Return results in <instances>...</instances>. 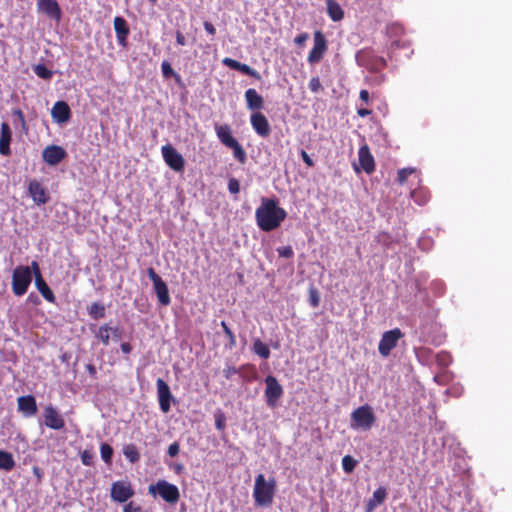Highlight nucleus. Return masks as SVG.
Instances as JSON below:
<instances>
[{
  "label": "nucleus",
  "mask_w": 512,
  "mask_h": 512,
  "mask_svg": "<svg viewBox=\"0 0 512 512\" xmlns=\"http://www.w3.org/2000/svg\"><path fill=\"white\" fill-rule=\"evenodd\" d=\"M255 216L259 225H276L285 220L287 213L279 206V201L276 198L263 197L260 206L256 209Z\"/></svg>",
  "instance_id": "f257e3e1"
},
{
  "label": "nucleus",
  "mask_w": 512,
  "mask_h": 512,
  "mask_svg": "<svg viewBox=\"0 0 512 512\" xmlns=\"http://www.w3.org/2000/svg\"><path fill=\"white\" fill-rule=\"evenodd\" d=\"M277 481L275 477L266 480L263 474H258L253 487V498L257 506L268 507L273 503Z\"/></svg>",
  "instance_id": "f03ea898"
},
{
  "label": "nucleus",
  "mask_w": 512,
  "mask_h": 512,
  "mask_svg": "<svg viewBox=\"0 0 512 512\" xmlns=\"http://www.w3.org/2000/svg\"><path fill=\"white\" fill-rule=\"evenodd\" d=\"M375 421L376 417L372 407L365 404L352 411L350 426L355 430L368 431L372 428Z\"/></svg>",
  "instance_id": "7ed1b4c3"
},
{
  "label": "nucleus",
  "mask_w": 512,
  "mask_h": 512,
  "mask_svg": "<svg viewBox=\"0 0 512 512\" xmlns=\"http://www.w3.org/2000/svg\"><path fill=\"white\" fill-rule=\"evenodd\" d=\"M32 281V273L29 266H17L12 274V292L16 296H23Z\"/></svg>",
  "instance_id": "20e7f679"
},
{
  "label": "nucleus",
  "mask_w": 512,
  "mask_h": 512,
  "mask_svg": "<svg viewBox=\"0 0 512 512\" xmlns=\"http://www.w3.org/2000/svg\"><path fill=\"white\" fill-rule=\"evenodd\" d=\"M357 63L366 69L377 72L387 66L386 60L376 55L371 48H364L356 53Z\"/></svg>",
  "instance_id": "39448f33"
},
{
  "label": "nucleus",
  "mask_w": 512,
  "mask_h": 512,
  "mask_svg": "<svg viewBox=\"0 0 512 512\" xmlns=\"http://www.w3.org/2000/svg\"><path fill=\"white\" fill-rule=\"evenodd\" d=\"M150 494H159L160 497L168 503L175 504L179 501L180 493L178 487L165 480H159L156 484L148 488Z\"/></svg>",
  "instance_id": "423d86ee"
},
{
  "label": "nucleus",
  "mask_w": 512,
  "mask_h": 512,
  "mask_svg": "<svg viewBox=\"0 0 512 512\" xmlns=\"http://www.w3.org/2000/svg\"><path fill=\"white\" fill-rule=\"evenodd\" d=\"M403 336L404 334L399 328H394L384 332L378 345V351L380 355L383 357L389 356L391 350L397 346L399 339H401Z\"/></svg>",
  "instance_id": "0eeeda50"
},
{
  "label": "nucleus",
  "mask_w": 512,
  "mask_h": 512,
  "mask_svg": "<svg viewBox=\"0 0 512 512\" xmlns=\"http://www.w3.org/2000/svg\"><path fill=\"white\" fill-rule=\"evenodd\" d=\"M313 42V48L311 49L307 57V61L310 64H316L320 62L328 49L326 37L320 30H316L314 32Z\"/></svg>",
  "instance_id": "6e6552de"
},
{
  "label": "nucleus",
  "mask_w": 512,
  "mask_h": 512,
  "mask_svg": "<svg viewBox=\"0 0 512 512\" xmlns=\"http://www.w3.org/2000/svg\"><path fill=\"white\" fill-rule=\"evenodd\" d=\"M147 274L150 280L153 282L154 290L159 303L162 306H168L171 303V298L166 283L162 280V278L156 273V271L152 267L147 269Z\"/></svg>",
  "instance_id": "1a4fd4ad"
},
{
  "label": "nucleus",
  "mask_w": 512,
  "mask_h": 512,
  "mask_svg": "<svg viewBox=\"0 0 512 512\" xmlns=\"http://www.w3.org/2000/svg\"><path fill=\"white\" fill-rule=\"evenodd\" d=\"M162 156L166 164L176 172H181L185 168L183 156L170 144L161 148Z\"/></svg>",
  "instance_id": "9d476101"
},
{
  "label": "nucleus",
  "mask_w": 512,
  "mask_h": 512,
  "mask_svg": "<svg viewBox=\"0 0 512 512\" xmlns=\"http://www.w3.org/2000/svg\"><path fill=\"white\" fill-rule=\"evenodd\" d=\"M266 383V389H265V397H266V403L270 407H274L277 403V401L281 398L283 395V388L279 384L276 377L272 375H268L265 378Z\"/></svg>",
  "instance_id": "9b49d317"
},
{
  "label": "nucleus",
  "mask_w": 512,
  "mask_h": 512,
  "mask_svg": "<svg viewBox=\"0 0 512 512\" xmlns=\"http://www.w3.org/2000/svg\"><path fill=\"white\" fill-rule=\"evenodd\" d=\"M156 386L160 410L163 413H168L171 409V401L173 400L170 387L162 378L157 379Z\"/></svg>",
  "instance_id": "f8f14e48"
},
{
  "label": "nucleus",
  "mask_w": 512,
  "mask_h": 512,
  "mask_svg": "<svg viewBox=\"0 0 512 512\" xmlns=\"http://www.w3.org/2000/svg\"><path fill=\"white\" fill-rule=\"evenodd\" d=\"M44 424L48 428L61 430L65 427V420L58 410L52 405H48L43 411Z\"/></svg>",
  "instance_id": "ddd939ff"
},
{
  "label": "nucleus",
  "mask_w": 512,
  "mask_h": 512,
  "mask_svg": "<svg viewBox=\"0 0 512 512\" xmlns=\"http://www.w3.org/2000/svg\"><path fill=\"white\" fill-rule=\"evenodd\" d=\"M250 123L258 136L267 138L270 135L271 127L269 121L267 117L260 111L251 114Z\"/></svg>",
  "instance_id": "4468645a"
},
{
  "label": "nucleus",
  "mask_w": 512,
  "mask_h": 512,
  "mask_svg": "<svg viewBox=\"0 0 512 512\" xmlns=\"http://www.w3.org/2000/svg\"><path fill=\"white\" fill-rule=\"evenodd\" d=\"M66 156L67 152L65 149L58 145H49L42 152L43 161L50 166L58 165Z\"/></svg>",
  "instance_id": "2eb2a0df"
},
{
  "label": "nucleus",
  "mask_w": 512,
  "mask_h": 512,
  "mask_svg": "<svg viewBox=\"0 0 512 512\" xmlns=\"http://www.w3.org/2000/svg\"><path fill=\"white\" fill-rule=\"evenodd\" d=\"M134 495V490L129 483L114 482L111 486V498L119 503H124Z\"/></svg>",
  "instance_id": "dca6fc26"
},
{
  "label": "nucleus",
  "mask_w": 512,
  "mask_h": 512,
  "mask_svg": "<svg viewBox=\"0 0 512 512\" xmlns=\"http://www.w3.org/2000/svg\"><path fill=\"white\" fill-rule=\"evenodd\" d=\"M37 7L52 19L56 21L61 19V8L56 0H37Z\"/></svg>",
  "instance_id": "f3484780"
},
{
  "label": "nucleus",
  "mask_w": 512,
  "mask_h": 512,
  "mask_svg": "<svg viewBox=\"0 0 512 512\" xmlns=\"http://www.w3.org/2000/svg\"><path fill=\"white\" fill-rule=\"evenodd\" d=\"M359 164L361 168L367 173L371 174L375 170L374 157L370 152L367 144L362 145L358 151Z\"/></svg>",
  "instance_id": "a211bd4d"
},
{
  "label": "nucleus",
  "mask_w": 512,
  "mask_h": 512,
  "mask_svg": "<svg viewBox=\"0 0 512 512\" xmlns=\"http://www.w3.org/2000/svg\"><path fill=\"white\" fill-rule=\"evenodd\" d=\"M113 25L118 44L125 47L130 33L127 21L123 17L117 16L114 18Z\"/></svg>",
  "instance_id": "6ab92c4d"
},
{
  "label": "nucleus",
  "mask_w": 512,
  "mask_h": 512,
  "mask_svg": "<svg viewBox=\"0 0 512 512\" xmlns=\"http://www.w3.org/2000/svg\"><path fill=\"white\" fill-rule=\"evenodd\" d=\"M51 115L57 123H66L71 117V110L66 102L57 101L52 107Z\"/></svg>",
  "instance_id": "aec40b11"
},
{
  "label": "nucleus",
  "mask_w": 512,
  "mask_h": 512,
  "mask_svg": "<svg viewBox=\"0 0 512 512\" xmlns=\"http://www.w3.org/2000/svg\"><path fill=\"white\" fill-rule=\"evenodd\" d=\"M17 404L18 410L26 417L34 416L37 413L36 399L32 395L18 397Z\"/></svg>",
  "instance_id": "412c9836"
},
{
  "label": "nucleus",
  "mask_w": 512,
  "mask_h": 512,
  "mask_svg": "<svg viewBox=\"0 0 512 512\" xmlns=\"http://www.w3.org/2000/svg\"><path fill=\"white\" fill-rule=\"evenodd\" d=\"M11 140H12V131L10 129V126L7 122H3L1 124V130H0V154L2 156H10L11 155V149H10Z\"/></svg>",
  "instance_id": "4be33fe9"
},
{
  "label": "nucleus",
  "mask_w": 512,
  "mask_h": 512,
  "mask_svg": "<svg viewBox=\"0 0 512 512\" xmlns=\"http://www.w3.org/2000/svg\"><path fill=\"white\" fill-rule=\"evenodd\" d=\"M28 191L37 204H45L49 201V195L46 189L36 180L29 183Z\"/></svg>",
  "instance_id": "5701e85b"
},
{
  "label": "nucleus",
  "mask_w": 512,
  "mask_h": 512,
  "mask_svg": "<svg viewBox=\"0 0 512 512\" xmlns=\"http://www.w3.org/2000/svg\"><path fill=\"white\" fill-rule=\"evenodd\" d=\"M245 99L249 110L258 112L264 107L263 97L253 88L246 90Z\"/></svg>",
  "instance_id": "b1692460"
},
{
  "label": "nucleus",
  "mask_w": 512,
  "mask_h": 512,
  "mask_svg": "<svg viewBox=\"0 0 512 512\" xmlns=\"http://www.w3.org/2000/svg\"><path fill=\"white\" fill-rule=\"evenodd\" d=\"M215 132L220 142L226 147L231 146L237 140L232 136L231 128L228 124L215 125Z\"/></svg>",
  "instance_id": "393cba45"
},
{
  "label": "nucleus",
  "mask_w": 512,
  "mask_h": 512,
  "mask_svg": "<svg viewBox=\"0 0 512 512\" xmlns=\"http://www.w3.org/2000/svg\"><path fill=\"white\" fill-rule=\"evenodd\" d=\"M35 286L42 297L49 303H55L56 297L53 291L50 289L43 277H37L35 279Z\"/></svg>",
  "instance_id": "a878e982"
},
{
  "label": "nucleus",
  "mask_w": 512,
  "mask_h": 512,
  "mask_svg": "<svg viewBox=\"0 0 512 512\" xmlns=\"http://www.w3.org/2000/svg\"><path fill=\"white\" fill-rule=\"evenodd\" d=\"M386 495V489L382 486L378 487L373 492L372 498L367 503V512H372L377 506L381 505L385 501Z\"/></svg>",
  "instance_id": "bb28decb"
},
{
  "label": "nucleus",
  "mask_w": 512,
  "mask_h": 512,
  "mask_svg": "<svg viewBox=\"0 0 512 512\" xmlns=\"http://www.w3.org/2000/svg\"><path fill=\"white\" fill-rule=\"evenodd\" d=\"M327 13L329 17L337 22L343 19L344 11L335 0H326Z\"/></svg>",
  "instance_id": "cd10ccee"
},
{
  "label": "nucleus",
  "mask_w": 512,
  "mask_h": 512,
  "mask_svg": "<svg viewBox=\"0 0 512 512\" xmlns=\"http://www.w3.org/2000/svg\"><path fill=\"white\" fill-rule=\"evenodd\" d=\"M411 197L418 205H425L431 198V193L427 188L421 187L411 192Z\"/></svg>",
  "instance_id": "c85d7f7f"
},
{
  "label": "nucleus",
  "mask_w": 512,
  "mask_h": 512,
  "mask_svg": "<svg viewBox=\"0 0 512 512\" xmlns=\"http://www.w3.org/2000/svg\"><path fill=\"white\" fill-rule=\"evenodd\" d=\"M111 326L108 324H102L98 327L97 331L94 332L95 338H97L103 345L108 346L111 340Z\"/></svg>",
  "instance_id": "c756f323"
},
{
  "label": "nucleus",
  "mask_w": 512,
  "mask_h": 512,
  "mask_svg": "<svg viewBox=\"0 0 512 512\" xmlns=\"http://www.w3.org/2000/svg\"><path fill=\"white\" fill-rule=\"evenodd\" d=\"M15 465L13 455L7 451L0 450V469L8 472L13 470Z\"/></svg>",
  "instance_id": "7c9ffc66"
},
{
  "label": "nucleus",
  "mask_w": 512,
  "mask_h": 512,
  "mask_svg": "<svg viewBox=\"0 0 512 512\" xmlns=\"http://www.w3.org/2000/svg\"><path fill=\"white\" fill-rule=\"evenodd\" d=\"M123 454L132 464L138 462L140 459L139 451L134 444L125 445L123 447Z\"/></svg>",
  "instance_id": "2f4dec72"
},
{
  "label": "nucleus",
  "mask_w": 512,
  "mask_h": 512,
  "mask_svg": "<svg viewBox=\"0 0 512 512\" xmlns=\"http://www.w3.org/2000/svg\"><path fill=\"white\" fill-rule=\"evenodd\" d=\"M253 352L265 360L270 357L269 347L264 342H262L260 339H257L254 341Z\"/></svg>",
  "instance_id": "473e14b6"
},
{
  "label": "nucleus",
  "mask_w": 512,
  "mask_h": 512,
  "mask_svg": "<svg viewBox=\"0 0 512 512\" xmlns=\"http://www.w3.org/2000/svg\"><path fill=\"white\" fill-rule=\"evenodd\" d=\"M88 314L94 320L101 319L105 316V306L99 302H94L88 308Z\"/></svg>",
  "instance_id": "72a5a7b5"
},
{
  "label": "nucleus",
  "mask_w": 512,
  "mask_h": 512,
  "mask_svg": "<svg viewBox=\"0 0 512 512\" xmlns=\"http://www.w3.org/2000/svg\"><path fill=\"white\" fill-rule=\"evenodd\" d=\"M33 71L39 78L44 80H50L53 76V72L42 63L35 65Z\"/></svg>",
  "instance_id": "f704fd0d"
},
{
  "label": "nucleus",
  "mask_w": 512,
  "mask_h": 512,
  "mask_svg": "<svg viewBox=\"0 0 512 512\" xmlns=\"http://www.w3.org/2000/svg\"><path fill=\"white\" fill-rule=\"evenodd\" d=\"M228 148L233 150L234 157L241 163L244 164L247 160V155L243 147L240 145V143L237 141Z\"/></svg>",
  "instance_id": "c9c22d12"
},
{
  "label": "nucleus",
  "mask_w": 512,
  "mask_h": 512,
  "mask_svg": "<svg viewBox=\"0 0 512 512\" xmlns=\"http://www.w3.org/2000/svg\"><path fill=\"white\" fill-rule=\"evenodd\" d=\"M100 454L102 460L106 464H111L113 456V448L108 443H102L100 445Z\"/></svg>",
  "instance_id": "e433bc0d"
},
{
  "label": "nucleus",
  "mask_w": 512,
  "mask_h": 512,
  "mask_svg": "<svg viewBox=\"0 0 512 512\" xmlns=\"http://www.w3.org/2000/svg\"><path fill=\"white\" fill-rule=\"evenodd\" d=\"M161 70L164 78L175 77L177 81L180 80V76L177 73H175L174 69L172 68L169 62L163 61L161 64Z\"/></svg>",
  "instance_id": "4c0bfd02"
},
{
  "label": "nucleus",
  "mask_w": 512,
  "mask_h": 512,
  "mask_svg": "<svg viewBox=\"0 0 512 512\" xmlns=\"http://www.w3.org/2000/svg\"><path fill=\"white\" fill-rule=\"evenodd\" d=\"M357 465V461L350 455L342 458V468L346 473H351Z\"/></svg>",
  "instance_id": "58836bf2"
},
{
  "label": "nucleus",
  "mask_w": 512,
  "mask_h": 512,
  "mask_svg": "<svg viewBox=\"0 0 512 512\" xmlns=\"http://www.w3.org/2000/svg\"><path fill=\"white\" fill-rule=\"evenodd\" d=\"M237 71H240L241 73L248 75L250 77H253L257 80H259L261 78L260 74L256 70H254L249 65L244 64V63H241L239 65Z\"/></svg>",
  "instance_id": "ea45409f"
},
{
  "label": "nucleus",
  "mask_w": 512,
  "mask_h": 512,
  "mask_svg": "<svg viewBox=\"0 0 512 512\" xmlns=\"http://www.w3.org/2000/svg\"><path fill=\"white\" fill-rule=\"evenodd\" d=\"M81 461L85 466H91L94 463V453L92 450H84L80 454Z\"/></svg>",
  "instance_id": "a19ab883"
},
{
  "label": "nucleus",
  "mask_w": 512,
  "mask_h": 512,
  "mask_svg": "<svg viewBox=\"0 0 512 512\" xmlns=\"http://www.w3.org/2000/svg\"><path fill=\"white\" fill-rule=\"evenodd\" d=\"M414 169L413 168H402L398 171L397 173V181L400 183V184H404L408 177L414 173Z\"/></svg>",
  "instance_id": "79ce46f5"
},
{
  "label": "nucleus",
  "mask_w": 512,
  "mask_h": 512,
  "mask_svg": "<svg viewBox=\"0 0 512 512\" xmlns=\"http://www.w3.org/2000/svg\"><path fill=\"white\" fill-rule=\"evenodd\" d=\"M221 327L223 329V332L225 333V335L228 337L229 339V346L230 347H234L236 345V337L234 335V333L232 332V330L230 329V327L226 324L225 321H222L221 322Z\"/></svg>",
  "instance_id": "37998d69"
},
{
  "label": "nucleus",
  "mask_w": 512,
  "mask_h": 512,
  "mask_svg": "<svg viewBox=\"0 0 512 512\" xmlns=\"http://www.w3.org/2000/svg\"><path fill=\"white\" fill-rule=\"evenodd\" d=\"M308 86H309L310 91L313 93L317 94V93L323 91V87H322L320 78L318 76L312 77L309 81Z\"/></svg>",
  "instance_id": "c03bdc74"
},
{
  "label": "nucleus",
  "mask_w": 512,
  "mask_h": 512,
  "mask_svg": "<svg viewBox=\"0 0 512 512\" xmlns=\"http://www.w3.org/2000/svg\"><path fill=\"white\" fill-rule=\"evenodd\" d=\"M309 302L313 308H316L319 306L320 296H319L318 291L315 288H311L309 291Z\"/></svg>",
  "instance_id": "a18cd8bd"
},
{
  "label": "nucleus",
  "mask_w": 512,
  "mask_h": 512,
  "mask_svg": "<svg viewBox=\"0 0 512 512\" xmlns=\"http://www.w3.org/2000/svg\"><path fill=\"white\" fill-rule=\"evenodd\" d=\"M277 252L280 257H284V258H292L294 255V252H293V249L291 246L279 247L277 249Z\"/></svg>",
  "instance_id": "49530a36"
},
{
  "label": "nucleus",
  "mask_w": 512,
  "mask_h": 512,
  "mask_svg": "<svg viewBox=\"0 0 512 512\" xmlns=\"http://www.w3.org/2000/svg\"><path fill=\"white\" fill-rule=\"evenodd\" d=\"M228 190L232 194H237L240 191L239 181L235 178H230L228 181Z\"/></svg>",
  "instance_id": "de8ad7c7"
},
{
  "label": "nucleus",
  "mask_w": 512,
  "mask_h": 512,
  "mask_svg": "<svg viewBox=\"0 0 512 512\" xmlns=\"http://www.w3.org/2000/svg\"><path fill=\"white\" fill-rule=\"evenodd\" d=\"M12 114L17 118L18 122L20 123L21 127L23 129L26 128V120L25 116L21 109L17 108L12 111Z\"/></svg>",
  "instance_id": "09e8293b"
},
{
  "label": "nucleus",
  "mask_w": 512,
  "mask_h": 512,
  "mask_svg": "<svg viewBox=\"0 0 512 512\" xmlns=\"http://www.w3.org/2000/svg\"><path fill=\"white\" fill-rule=\"evenodd\" d=\"M237 373H239V370L234 366H227L226 368L223 369V376L226 379H231Z\"/></svg>",
  "instance_id": "8fccbe9b"
},
{
  "label": "nucleus",
  "mask_w": 512,
  "mask_h": 512,
  "mask_svg": "<svg viewBox=\"0 0 512 512\" xmlns=\"http://www.w3.org/2000/svg\"><path fill=\"white\" fill-rule=\"evenodd\" d=\"M222 63H223L225 66H227V67H229V68H231V69H234V70H237V69H238V67H239V65L241 64V62H239V61H237V60H234V59H232V58H228V57L224 58V59L222 60Z\"/></svg>",
  "instance_id": "3c124183"
},
{
  "label": "nucleus",
  "mask_w": 512,
  "mask_h": 512,
  "mask_svg": "<svg viewBox=\"0 0 512 512\" xmlns=\"http://www.w3.org/2000/svg\"><path fill=\"white\" fill-rule=\"evenodd\" d=\"M123 512H142V508L131 501L124 506Z\"/></svg>",
  "instance_id": "603ef678"
},
{
  "label": "nucleus",
  "mask_w": 512,
  "mask_h": 512,
  "mask_svg": "<svg viewBox=\"0 0 512 512\" xmlns=\"http://www.w3.org/2000/svg\"><path fill=\"white\" fill-rule=\"evenodd\" d=\"M437 361L440 365L447 366L450 363V356L446 352L439 353Z\"/></svg>",
  "instance_id": "864d4df0"
},
{
  "label": "nucleus",
  "mask_w": 512,
  "mask_h": 512,
  "mask_svg": "<svg viewBox=\"0 0 512 512\" xmlns=\"http://www.w3.org/2000/svg\"><path fill=\"white\" fill-rule=\"evenodd\" d=\"M308 38L309 35L307 33H301L295 37L294 42L298 46H303Z\"/></svg>",
  "instance_id": "5fc2aeb1"
},
{
  "label": "nucleus",
  "mask_w": 512,
  "mask_h": 512,
  "mask_svg": "<svg viewBox=\"0 0 512 512\" xmlns=\"http://www.w3.org/2000/svg\"><path fill=\"white\" fill-rule=\"evenodd\" d=\"M30 270L31 273L34 275L35 279H37V277H42L39 264L36 261L31 262Z\"/></svg>",
  "instance_id": "6e6d98bb"
},
{
  "label": "nucleus",
  "mask_w": 512,
  "mask_h": 512,
  "mask_svg": "<svg viewBox=\"0 0 512 512\" xmlns=\"http://www.w3.org/2000/svg\"><path fill=\"white\" fill-rule=\"evenodd\" d=\"M175 37H176V43L179 46H185L187 44L186 37L184 36V34L181 31L177 30L175 32Z\"/></svg>",
  "instance_id": "4d7b16f0"
},
{
  "label": "nucleus",
  "mask_w": 512,
  "mask_h": 512,
  "mask_svg": "<svg viewBox=\"0 0 512 512\" xmlns=\"http://www.w3.org/2000/svg\"><path fill=\"white\" fill-rule=\"evenodd\" d=\"M178 453H179V444L177 442H174L168 447V454L171 457H175Z\"/></svg>",
  "instance_id": "13d9d810"
},
{
  "label": "nucleus",
  "mask_w": 512,
  "mask_h": 512,
  "mask_svg": "<svg viewBox=\"0 0 512 512\" xmlns=\"http://www.w3.org/2000/svg\"><path fill=\"white\" fill-rule=\"evenodd\" d=\"M203 26H204L205 31H206L209 35L214 36V35L216 34V29H215L214 25H213L211 22H209V21H205V22L203 23Z\"/></svg>",
  "instance_id": "bf43d9fd"
},
{
  "label": "nucleus",
  "mask_w": 512,
  "mask_h": 512,
  "mask_svg": "<svg viewBox=\"0 0 512 512\" xmlns=\"http://www.w3.org/2000/svg\"><path fill=\"white\" fill-rule=\"evenodd\" d=\"M215 426H216V428L218 430H224V428H225V419H224L223 414H220L219 416L216 417Z\"/></svg>",
  "instance_id": "052dcab7"
},
{
  "label": "nucleus",
  "mask_w": 512,
  "mask_h": 512,
  "mask_svg": "<svg viewBox=\"0 0 512 512\" xmlns=\"http://www.w3.org/2000/svg\"><path fill=\"white\" fill-rule=\"evenodd\" d=\"M110 334L113 340H118L122 336V331L119 327H111Z\"/></svg>",
  "instance_id": "680f3d73"
},
{
  "label": "nucleus",
  "mask_w": 512,
  "mask_h": 512,
  "mask_svg": "<svg viewBox=\"0 0 512 512\" xmlns=\"http://www.w3.org/2000/svg\"><path fill=\"white\" fill-rule=\"evenodd\" d=\"M301 157H302V160L304 161V163L309 166V167H313L314 166V162L313 160L311 159V157L307 154L306 151L302 150L301 152Z\"/></svg>",
  "instance_id": "e2e57ef3"
},
{
  "label": "nucleus",
  "mask_w": 512,
  "mask_h": 512,
  "mask_svg": "<svg viewBox=\"0 0 512 512\" xmlns=\"http://www.w3.org/2000/svg\"><path fill=\"white\" fill-rule=\"evenodd\" d=\"M32 471L35 477L37 478L38 482H40L44 475L43 470L38 466H33Z\"/></svg>",
  "instance_id": "0e129e2a"
},
{
  "label": "nucleus",
  "mask_w": 512,
  "mask_h": 512,
  "mask_svg": "<svg viewBox=\"0 0 512 512\" xmlns=\"http://www.w3.org/2000/svg\"><path fill=\"white\" fill-rule=\"evenodd\" d=\"M359 98L366 104L370 101V95L369 92L365 89L361 90L359 93Z\"/></svg>",
  "instance_id": "69168bd1"
},
{
  "label": "nucleus",
  "mask_w": 512,
  "mask_h": 512,
  "mask_svg": "<svg viewBox=\"0 0 512 512\" xmlns=\"http://www.w3.org/2000/svg\"><path fill=\"white\" fill-rule=\"evenodd\" d=\"M357 114H358L359 117L364 118V117H367V116L371 115L372 114V110L367 109V108H358Z\"/></svg>",
  "instance_id": "338daca9"
},
{
  "label": "nucleus",
  "mask_w": 512,
  "mask_h": 512,
  "mask_svg": "<svg viewBox=\"0 0 512 512\" xmlns=\"http://www.w3.org/2000/svg\"><path fill=\"white\" fill-rule=\"evenodd\" d=\"M120 348H121V351L124 353V354H129L131 353L132 351V346L130 345V343L128 342H123L121 345H120Z\"/></svg>",
  "instance_id": "774afa93"
}]
</instances>
